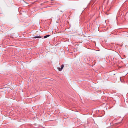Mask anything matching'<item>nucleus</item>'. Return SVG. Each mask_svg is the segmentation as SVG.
I'll return each instance as SVG.
<instances>
[{
    "label": "nucleus",
    "mask_w": 128,
    "mask_h": 128,
    "mask_svg": "<svg viewBox=\"0 0 128 128\" xmlns=\"http://www.w3.org/2000/svg\"><path fill=\"white\" fill-rule=\"evenodd\" d=\"M64 66L63 64H62L61 66V68H58V70L60 71H61L62 70V69L64 67Z\"/></svg>",
    "instance_id": "nucleus-1"
},
{
    "label": "nucleus",
    "mask_w": 128,
    "mask_h": 128,
    "mask_svg": "<svg viewBox=\"0 0 128 128\" xmlns=\"http://www.w3.org/2000/svg\"><path fill=\"white\" fill-rule=\"evenodd\" d=\"M64 11V10L62 9H61L60 10V12H63Z\"/></svg>",
    "instance_id": "nucleus-4"
},
{
    "label": "nucleus",
    "mask_w": 128,
    "mask_h": 128,
    "mask_svg": "<svg viewBox=\"0 0 128 128\" xmlns=\"http://www.w3.org/2000/svg\"><path fill=\"white\" fill-rule=\"evenodd\" d=\"M50 36V35H46V36H44V38H46L48 37V36Z\"/></svg>",
    "instance_id": "nucleus-3"
},
{
    "label": "nucleus",
    "mask_w": 128,
    "mask_h": 128,
    "mask_svg": "<svg viewBox=\"0 0 128 128\" xmlns=\"http://www.w3.org/2000/svg\"><path fill=\"white\" fill-rule=\"evenodd\" d=\"M106 14H107V13L106 12Z\"/></svg>",
    "instance_id": "nucleus-5"
},
{
    "label": "nucleus",
    "mask_w": 128,
    "mask_h": 128,
    "mask_svg": "<svg viewBox=\"0 0 128 128\" xmlns=\"http://www.w3.org/2000/svg\"><path fill=\"white\" fill-rule=\"evenodd\" d=\"M34 38H41V36H34Z\"/></svg>",
    "instance_id": "nucleus-2"
}]
</instances>
